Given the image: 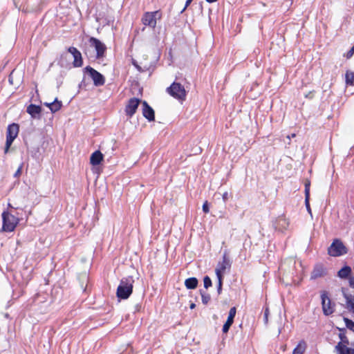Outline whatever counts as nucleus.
<instances>
[{"label":"nucleus","instance_id":"34","mask_svg":"<svg viewBox=\"0 0 354 354\" xmlns=\"http://www.w3.org/2000/svg\"><path fill=\"white\" fill-rule=\"evenodd\" d=\"M22 164L19 166V167L17 169V170L16 171V172L14 174V177H18L21 175V169H22Z\"/></svg>","mask_w":354,"mask_h":354},{"label":"nucleus","instance_id":"16","mask_svg":"<svg viewBox=\"0 0 354 354\" xmlns=\"http://www.w3.org/2000/svg\"><path fill=\"white\" fill-rule=\"evenodd\" d=\"M236 307L234 306V307L231 308L229 311V313H228L227 319L225 323L223 325V333H226L228 332L230 328L231 327V326L232 325V324L234 322V319L236 315Z\"/></svg>","mask_w":354,"mask_h":354},{"label":"nucleus","instance_id":"3","mask_svg":"<svg viewBox=\"0 0 354 354\" xmlns=\"http://www.w3.org/2000/svg\"><path fill=\"white\" fill-rule=\"evenodd\" d=\"M328 254L337 257L348 253V248L339 239H335L327 250Z\"/></svg>","mask_w":354,"mask_h":354},{"label":"nucleus","instance_id":"25","mask_svg":"<svg viewBox=\"0 0 354 354\" xmlns=\"http://www.w3.org/2000/svg\"><path fill=\"white\" fill-rule=\"evenodd\" d=\"M220 262L218 267L216 268V274L218 279L217 291L220 294L221 292V267H219Z\"/></svg>","mask_w":354,"mask_h":354},{"label":"nucleus","instance_id":"5","mask_svg":"<svg viewBox=\"0 0 354 354\" xmlns=\"http://www.w3.org/2000/svg\"><path fill=\"white\" fill-rule=\"evenodd\" d=\"M2 230L3 232H11L14 231L19 223V218L8 212L2 213Z\"/></svg>","mask_w":354,"mask_h":354},{"label":"nucleus","instance_id":"12","mask_svg":"<svg viewBox=\"0 0 354 354\" xmlns=\"http://www.w3.org/2000/svg\"><path fill=\"white\" fill-rule=\"evenodd\" d=\"M90 45L95 48L96 50V57L100 59L104 57L106 47L100 40L95 37L89 39Z\"/></svg>","mask_w":354,"mask_h":354},{"label":"nucleus","instance_id":"38","mask_svg":"<svg viewBox=\"0 0 354 354\" xmlns=\"http://www.w3.org/2000/svg\"><path fill=\"white\" fill-rule=\"evenodd\" d=\"M195 307H196V304H194V303L191 304V305H190V308L191 309H194Z\"/></svg>","mask_w":354,"mask_h":354},{"label":"nucleus","instance_id":"11","mask_svg":"<svg viewBox=\"0 0 354 354\" xmlns=\"http://www.w3.org/2000/svg\"><path fill=\"white\" fill-rule=\"evenodd\" d=\"M328 274L327 269L323 263H316L310 273V280H315L319 278H322Z\"/></svg>","mask_w":354,"mask_h":354},{"label":"nucleus","instance_id":"9","mask_svg":"<svg viewBox=\"0 0 354 354\" xmlns=\"http://www.w3.org/2000/svg\"><path fill=\"white\" fill-rule=\"evenodd\" d=\"M159 15L160 18L161 15L158 10L154 12H146L143 14L142 17V22L145 26H149L154 28L156 26V17Z\"/></svg>","mask_w":354,"mask_h":354},{"label":"nucleus","instance_id":"29","mask_svg":"<svg viewBox=\"0 0 354 354\" xmlns=\"http://www.w3.org/2000/svg\"><path fill=\"white\" fill-rule=\"evenodd\" d=\"M203 283H204V288L205 289L209 288L212 285V280L208 276L204 277Z\"/></svg>","mask_w":354,"mask_h":354},{"label":"nucleus","instance_id":"21","mask_svg":"<svg viewBox=\"0 0 354 354\" xmlns=\"http://www.w3.org/2000/svg\"><path fill=\"white\" fill-rule=\"evenodd\" d=\"M307 348L306 342L302 339L299 342L297 346L293 349L292 354H304Z\"/></svg>","mask_w":354,"mask_h":354},{"label":"nucleus","instance_id":"19","mask_svg":"<svg viewBox=\"0 0 354 354\" xmlns=\"http://www.w3.org/2000/svg\"><path fill=\"white\" fill-rule=\"evenodd\" d=\"M104 156L99 150L94 151L90 157V163L92 165H98L103 160Z\"/></svg>","mask_w":354,"mask_h":354},{"label":"nucleus","instance_id":"37","mask_svg":"<svg viewBox=\"0 0 354 354\" xmlns=\"http://www.w3.org/2000/svg\"><path fill=\"white\" fill-rule=\"evenodd\" d=\"M227 198V193L223 194V199L225 200Z\"/></svg>","mask_w":354,"mask_h":354},{"label":"nucleus","instance_id":"35","mask_svg":"<svg viewBox=\"0 0 354 354\" xmlns=\"http://www.w3.org/2000/svg\"><path fill=\"white\" fill-rule=\"evenodd\" d=\"M193 0H187L185 2V6L184 8L183 9L182 12L185 11L186 8L189 6V5L192 3Z\"/></svg>","mask_w":354,"mask_h":354},{"label":"nucleus","instance_id":"15","mask_svg":"<svg viewBox=\"0 0 354 354\" xmlns=\"http://www.w3.org/2000/svg\"><path fill=\"white\" fill-rule=\"evenodd\" d=\"M67 50L74 58L73 62V66L75 67H81L83 65V59L80 51L73 46L69 47Z\"/></svg>","mask_w":354,"mask_h":354},{"label":"nucleus","instance_id":"8","mask_svg":"<svg viewBox=\"0 0 354 354\" xmlns=\"http://www.w3.org/2000/svg\"><path fill=\"white\" fill-rule=\"evenodd\" d=\"M84 72L87 73L93 82L95 86H103L105 83L104 76L90 66L84 68Z\"/></svg>","mask_w":354,"mask_h":354},{"label":"nucleus","instance_id":"32","mask_svg":"<svg viewBox=\"0 0 354 354\" xmlns=\"http://www.w3.org/2000/svg\"><path fill=\"white\" fill-rule=\"evenodd\" d=\"M203 210L205 213L209 212V204L207 201H205L203 205Z\"/></svg>","mask_w":354,"mask_h":354},{"label":"nucleus","instance_id":"13","mask_svg":"<svg viewBox=\"0 0 354 354\" xmlns=\"http://www.w3.org/2000/svg\"><path fill=\"white\" fill-rule=\"evenodd\" d=\"M274 228L279 232H284L288 230L290 220L285 215L279 216L274 222Z\"/></svg>","mask_w":354,"mask_h":354},{"label":"nucleus","instance_id":"7","mask_svg":"<svg viewBox=\"0 0 354 354\" xmlns=\"http://www.w3.org/2000/svg\"><path fill=\"white\" fill-rule=\"evenodd\" d=\"M322 308L326 316L332 315L335 310V304L328 297V292L324 290L321 292Z\"/></svg>","mask_w":354,"mask_h":354},{"label":"nucleus","instance_id":"28","mask_svg":"<svg viewBox=\"0 0 354 354\" xmlns=\"http://www.w3.org/2000/svg\"><path fill=\"white\" fill-rule=\"evenodd\" d=\"M344 321L345 322L346 326L353 332H354V322L349 319L347 317L344 318Z\"/></svg>","mask_w":354,"mask_h":354},{"label":"nucleus","instance_id":"4","mask_svg":"<svg viewBox=\"0 0 354 354\" xmlns=\"http://www.w3.org/2000/svg\"><path fill=\"white\" fill-rule=\"evenodd\" d=\"M339 337L340 342L335 347L337 354H354V348L348 347L349 341L345 334V329H339Z\"/></svg>","mask_w":354,"mask_h":354},{"label":"nucleus","instance_id":"36","mask_svg":"<svg viewBox=\"0 0 354 354\" xmlns=\"http://www.w3.org/2000/svg\"><path fill=\"white\" fill-rule=\"evenodd\" d=\"M296 136V134L295 133H292L290 136H287V138H288L289 140H290L292 138H295Z\"/></svg>","mask_w":354,"mask_h":354},{"label":"nucleus","instance_id":"26","mask_svg":"<svg viewBox=\"0 0 354 354\" xmlns=\"http://www.w3.org/2000/svg\"><path fill=\"white\" fill-rule=\"evenodd\" d=\"M231 263L232 261L226 257L225 254L223 255V272L226 268H230L231 266Z\"/></svg>","mask_w":354,"mask_h":354},{"label":"nucleus","instance_id":"10","mask_svg":"<svg viewBox=\"0 0 354 354\" xmlns=\"http://www.w3.org/2000/svg\"><path fill=\"white\" fill-rule=\"evenodd\" d=\"M337 277L342 279H348L349 286L354 289V277L352 276V269L348 266H344L337 272Z\"/></svg>","mask_w":354,"mask_h":354},{"label":"nucleus","instance_id":"24","mask_svg":"<svg viewBox=\"0 0 354 354\" xmlns=\"http://www.w3.org/2000/svg\"><path fill=\"white\" fill-rule=\"evenodd\" d=\"M345 82L347 85H354V72L347 71L345 74Z\"/></svg>","mask_w":354,"mask_h":354},{"label":"nucleus","instance_id":"1","mask_svg":"<svg viewBox=\"0 0 354 354\" xmlns=\"http://www.w3.org/2000/svg\"><path fill=\"white\" fill-rule=\"evenodd\" d=\"M133 283L134 279L132 276L122 278L117 288V297L120 299H128L132 294Z\"/></svg>","mask_w":354,"mask_h":354},{"label":"nucleus","instance_id":"2","mask_svg":"<svg viewBox=\"0 0 354 354\" xmlns=\"http://www.w3.org/2000/svg\"><path fill=\"white\" fill-rule=\"evenodd\" d=\"M167 93L174 98L178 100L179 102H183L186 100L187 91L184 86L180 83L174 82L166 89Z\"/></svg>","mask_w":354,"mask_h":354},{"label":"nucleus","instance_id":"30","mask_svg":"<svg viewBox=\"0 0 354 354\" xmlns=\"http://www.w3.org/2000/svg\"><path fill=\"white\" fill-rule=\"evenodd\" d=\"M310 182L309 180L306 181L305 183V196H310Z\"/></svg>","mask_w":354,"mask_h":354},{"label":"nucleus","instance_id":"31","mask_svg":"<svg viewBox=\"0 0 354 354\" xmlns=\"http://www.w3.org/2000/svg\"><path fill=\"white\" fill-rule=\"evenodd\" d=\"M354 55V44L352 48L347 52L346 54L344 55V56L346 57V59H351L353 55Z\"/></svg>","mask_w":354,"mask_h":354},{"label":"nucleus","instance_id":"14","mask_svg":"<svg viewBox=\"0 0 354 354\" xmlns=\"http://www.w3.org/2000/svg\"><path fill=\"white\" fill-rule=\"evenodd\" d=\"M141 102V100L137 97L131 98L125 107V113L126 115L131 118L136 112V110Z\"/></svg>","mask_w":354,"mask_h":354},{"label":"nucleus","instance_id":"18","mask_svg":"<svg viewBox=\"0 0 354 354\" xmlns=\"http://www.w3.org/2000/svg\"><path fill=\"white\" fill-rule=\"evenodd\" d=\"M26 111L32 118H39V114L41 112V108L39 105L31 104L27 107Z\"/></svg>","mask_w":354,"mask_h":354},{"label":"nucleus","instance_id":"33","mask_svg":"<svg viewBox=\"0 0 354 354\" xmlns=\"http://www.w3.org/2000/svg\"><path fill=\"white\" fill-rule=\"evenodd\" d=\"M309 200H310V196H305V204H306V208L308 211H310Z\"/></svg>","mask_w":354,"mask_h":354},{"label":"nucleus","instance_id":"27","mask_svg":"<svg viewBox=\"0 0 354 354\" xmlns=\"http://www.w3.org/2000/svg\"><path fill=\"white\" fill-rule=\"evenodd\" d=\"M201 297H202V302L204 304H207L209 300H210V295L209 294L205 293L203 290H200Z\"/></svg>","mask_w":354,"mask_h":354},{"label":"nucleus","instance_id":"20","mask_svg":"<svg viewBox=\"0 0 354 354\" xmlns=\"http://www.w3.org/2000/svg\"><path fill=\"white\" fill-rule=\"evenodd\" d=\"M44 105L49 108L52 113H55L61 109L62 106V102L59 101L57 98H55V100L52 102H44Z\"/></svg>","mask_w":354,"mask_h":354},{"label":"nucleus","instance_id":"22","mask_svg":"<svg viewBox=\"0 0 354 354\" xmlns=\"http://www.w3.org/2000/svg\"><path fill=\"white\" fill-rule=\"evenodd\" d=\"M344 297L347 309L354 314V295H344Z\"/></svg>","mask_w":354,"mask_h":354},{"label":"nucleus","instance_id":"6","mask_svg":"<svg viewBox=\"0 0 354 354\" xmlns=\"http://www.w3.org/2000/svg\"><path fill=\"white\" fill-rule=\"evenodd\" d=\"M19 131V126L18 124L12 123L9 124L6 132V142L4 152L8 153L11 145L15 139L17 137Z\"/></svg>","mask_w":354,"mask_h":354},{"label":"nucleus","instance_id":"17","mask_svg":"<svg viewBox=\"0 0 354 354\" xmlns=\"http://www.w3.org/2000/svg\"><path fill=\"white\" fill-rule=\"evenodd\" d=\"M142 104V115L149 122L154 121L155 113L153 109L149 105L146 101H143Z\"/></svg>","mask_w":354,"mask_h":354},{"label":"nucleus","instance_id":"23","mask_svg":"<svg viewBox=\"0 0 354 354\" xmlns=\"http://www.w3.org/2000/svg\"><path fill=\"white\" fill-rule=\"evenodd\" d=\"M198 283V281L196 277L188 278L185 281V286L187 289H195Z\"/></svg>","mask_w":354,"mask_h":354}]
</instances>
